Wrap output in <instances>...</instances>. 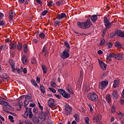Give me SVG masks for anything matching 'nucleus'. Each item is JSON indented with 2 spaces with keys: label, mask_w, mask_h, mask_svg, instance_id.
Wrapping results in <instances>:
<instances>
[{
  "label": "nucleus",
  "mask_w": 124,
  "mask_h": 124,
  "mask_svg": "<svg viewBox=\"0 0 124 124\" xmlns=\"http://www.w3.org/2000/svg\"><path fill=\"white\" fill-rule=\"evenodd\" d=\"M48 89L49 90V91H50V92H51L53 93H56V90L55 89H53V88L49 87Z\"/></svg>",
  "instance_id": "nucleus-43"
},
{
  "label": "nucleus",
  "mask_w": 124,
  "mask_h": 124,
  "mask_svg": "<svg viewBox=\"0 0 124 124\" xmlns=\"http://www.w3.org/2000/svg\"><path fill=\"white\" fill-rule=\"evenodd\" d=\"M40 89L41 90L42 93H44L46 91L45 90V87H44V86L41 85L40 86Z\"/></svg>",
  "instance_id": "nucleus-31"
},
{
  "label": "nucleus",
  "mask_w": 124,
  "mask_h": 124,
  "mask_svg": "<svg viewBox=\"0 0 124 124\" xmlns=\"http://www.w3.org/2000/svg\"><path fill=\"white\" fill-rule=\"evenodd\" d=\"M48 106L52 108L53 106H55V100L52 98H50L48 102Z\"/></svg>",
  "instance_id": "nucleus-15"
},
{
  "label": "nucleus",
  "mask_w": 124,
  "mask_h": 124,
  "mask_svg": "<svg viewBox=\"0 0 124 124\" xmlns=\"http://www.w3.org/2000/svg\"><path fill=\"white\" fill-rule=\"evenodd\" d=\"M9 15L11 20H12L14 16H15V12H14L13 11H11L9 13Z\"/></svg>",
  "instance_id": "nucleus-25"
},
{
  "label": "nucleus",
  "mask_w": 124,
  "mask_h": 124,
  "mask_svg": "<svg viewBox=\"0 0 124 124\" xmlns=\"http://www.w3.org/2000/svg\"><path fill=\"white\" fill-rule=\"evenodd\" d=\"M87 98L90 101H92L93 102H95L98 100V96L94 92L88 93Z\"/></svg>",
  "instance_id": "nucleus-2"
},
{
  "label": "nucleus",
  "mask_w": 124,
  "mask_h": 124,
  "mask_svg": "<svg viewBox=\"0 0 124 124\" xmlns=\"http://www.w3.org/2000/svg\"><path fill=\"white\" fill-rule=\"evenodd\" d=\"M55 96H56V97L57 98H58V99H61V95H60L59 94H55Z\"/></svg>",
  "instance_id": "nucleus-59"
},
{
  "label": "nucleus",
  "mask_w": 124,
  "mask_h": 124,
  "mask_svg": "<svg viewBox=\"0 0 124 124\" xmlns=\"http://www.w3.org/2000/svg\"><path fill=\"white\" fill-rule=\"evenodd\" d=\"M62 96H63V97H64V98H66L67 99H68V98L70 97V94H68L67 92L65 91L63 95H62Z\"/></svg>",
  "instance_id": "nucleus-21"
},
{
  "label": "nucleus",
  "mask_w": 124,
  "mask_h": 124,
  "mask_svg": "<svg viewBox=\"0 0 124 124\" xmlns=\"http://www.w3.org/2000/svg\"><path fill=\"white\" fill-rule=\"evenodd\" d=\"M90 18L93 23H96V21L97 20V16L93 15L91 16Z\"/></svg>",
  "instance_id": "nucleus-18"
},
{
  "label": "nucleus",
  "mask_w": 124,
  "mask_h": 124,
  "mask_svg": "<svg viewBox=\"0 0 124 124\" xmlns=\"http://www.w3.org/2000/svg\"><path fill=\"white\" fill-rule=\"evenodd\" d=\"M20 98L21 99H23L25 98V101L24 103V106H27V105H29V103H30V102L31 100V96H29V95H22L20 96Z\"/></svg>",
  "instance_id": "nucleus-5"
},
{
  "label": "nucleus",
  "mask_w": 124,
  "mask_h": 124,
  "mask_svg": "<svg viewBox=\"0 0 124 124\" xmlns=\"http://www.w3.org/2000/svg\"><path fill=\"white\" fill-rule=\"evenodd\" d=\"M31 84L33 85V86H34V87H37L38 85L37 83H36V81L34 80V79H32L31 81Z\"/></svg>",
  "instance_id": "nucleus-39"
},
{
  "label": "nucleus",
  "mask_w": 124,
  "mask_h": 124,
  "mask_svg": "<svg viewBox=\"0 0 124 124\" xmlns=\"http://www.w3.org/2000/svg\"><path fill=\"white\" fill-rule=\"evenodd\" d=\"M19 3H20L21 4H23L24 2H25V0H18Z\"/></svg>",
  "instance_id": "nucleus-58"
},
{
  "label": "nucleus",
  "mask_w": 124,
  "mask_h": 124,
  "mask_svg": "<svg viewBox=\"0 0 124 124\" xmlns=\"http://www.w3.org/2000/svg\"><path fill=\"white\" fill-rule=\"evenodd\" d=\"M108 58H114L115 60L121 61L124 59V55L121 53L116 54L114 53H110L108 55Z\"/></svg>",
  "instance_id": "nucleus-4"
},
{
  "label": "nucleus",
  "mask_w": 124,
  "mask_h": 124,
  "mask_svg": "<svg viewBox=\"0 0 124 124\" xmlns=\"http://www.w3.org/2000/svg\"><path fill=\"white\" fill-rule=\"evenodd\" d=\"M66 17V14L65 13H61V15H57V18L59 20H62V19H63V18H65Z\"/></svg>",
  "instance_id": "nucleus-17"
},
{
  "label": "nucleus",
  "mask_w": 124,
  "mask_h": 124,
  "mask_svg": "<svg viewBox=\"0 0 124 124\" xmlns=\"http://www.w3.org/2000/svg\"><path fill=\"white\" fill-rule=\"evenodd\" d=\"M115 47H118V48H121L122 47V45H121V44L119 43V42H116L115 44Z\"/></svg>",
  "instance_id": "nucleus-38"
},
{
  "label": "nucleus",
  "mask_w": 124,
  "mask_h": 124,
  "mask_svg": "<svg viewBox=\"0 0 124 124\" xmlns=\"http://www.w3.org/2000/svg\"><path fill=\"white\" fill-rule=\"evenodd\" d=\"M47 115H48V113L47 112H44L40 116V118L42 121H46V118L47 117Z\"/></svg>",
  "instance_id": "nucleus-16"
},
{
  "label": "nucleus",
  "mask_w": 124,
  "mask_h": 124,
  "mask_svg": "<svg viewBox=\"0 0 124 124\" xmlns=\"http://www.w3.org/2000/svg\"><path fill=\"white\" fill-rule=\"evenodd\" d=\"M58 92L59 93H60V94H62V96L63 95V93H64V92H65V91H64L62 89H59Z\"/></svg>",
  "instance_id": "nucleus-34"
},
{
  "label": "nucleus",
  "mask_w": 124,
  "mask_h": 124,
  "mask_svg": "<svg viewBox=\"0 0 124 124\" xmlns=\"http://www.w3.org/2000/svg\"><path fill=\"white\" fill-rule=\"evenodd\" d=\"M0 26H4V22L2 20L0 21Z\"/></svg>",
  "instance_id": "nucleus-62"
},
{
  "label": "nucleus",
  "mask_w": 124,
  "mask_h": 124,
  "mask_svg": "<svg viewBox=\"0 0 124 124\" xmlns=\"http://www.w3.org/2000/svg\"><path fill=\"white\" fill-rule=\"evenodd\" d=\"M31 63H32L33 64H35V63H36V60H35V58H32L31 60Z\"/></svg>",
  "instance_id": "nucleus-50"
},
{
  "label": "nucleus",
  "mask_w": 124,
  "mask_h": 124,
  "mask_svg": "<svg viewBox=\"0 0 124 124\" xmlns=\"http://www.w3.org/2000/svg\"><path fill=\"white\" fill-rule=\"evenodd\" d=\"M9 110H10L11 111H14V108L10 106V105H8L7 107H6Z\"/></svg>",
  "instance_id": "nucleus-45"
},
{
  "label": "nucleus",
  "mask_w": 124,
  "mask_h": 124,
  "mask_svg": "<svg viewBox=\"0 0 124 124\" xmlns=\"http://www.w3.org/2000/svg\"><path fill=\"white\" fill-rule=\"evenodd\" d=\"M88 107H89L90 110L91 112H93V105H92V104L89 103L88 104Z\"/></svg>",
  "instance_id": "nucleus-40"
},
{
  "label": "nucleus",
  "mask_w": 124,
  "mask_h": 124,
  "mask_svg": "<svg viewBox=\"0 0 124 124\" xmlns=\"http://www.w3.org/2000/svg\"><path fill=\"white\" fill-rule=\"evenodd\" d=\"M115 34L120 37L124 38V31H122V30H117L115 32Z\"/></svg>",
  "instance_id": "nucleus-10"
},
{
  "label": "nucleus",
  "mask_w": 124,
  "mask_h": 124,
  "mask_svg": "<svg viewBox=\"0 0 124 124\" xmlns=\"http://www.w3.org/2000/svg\"><path fill=\"white\" fill-rule=\"evenodd\" d=\"M61 57L62 59H67L69 58V52L68 51L64 50L61 54Z\"/></svg>",
  "instance_id": "nucleus-7"
},
{
  "label": "nucleus",
  "mask_w": 124,
  "mask_h": 124,
  "mask_svg": "<svg viewBox=\"0 0 124 124\" xmlns=\"http://www.w3.org/2000/svg\"><path fill=\"white\" fill-rule=\"evenodd\" d=\"M42 69L43 71L44 74H46L48 70L47 69V67L45 65H42Z\"/></svg>",
  "instance_id": "nucleus-23"
},
{
  "label": "nucleus",
  "mask_w": 124,
  "mask_h": 124,
  "mask_svg": "<svg viewBox=\"0 0 124 124\" xmlns=\"http://www.w3.org/2000/svg\"><path fill=\"white\" fill-rule=\"evenodd\" d=\"M22 62L23 64L26 65L29 62V60L27 56L23 55L21 58Z\"/></svg>",
  "instance_id": "nucleus-13"
},
{
  "label": "nucleus",
  "mask_w": 124,
  "mask_h": 124,
  "mask_svg": "<svg viewBox=\"0 0 124 124\" xmlns=\"http://www.w3.org/2000/svg\"><path fill=\"white\" fill-rule=\"evenodd\" d=\"M98 62L101 68H102L103 70H106L107 65L104 62H102V61H100L99 60H98Z\"/></svg>",
  "instance_id": "nucleus-12"
},
{
  "label": "nucleus",
  "mask_w": 124,
  "mask_h": 124,
  "mask_svg": "<svg viewBox=\"0 0 124 124\" xmlns=\"http://www.w3.org/2000/svg\"><path fill=\"white\" fill-rule=\"evenodd\" d=\"M24 107L26 109V111L23 114V117L24 118H28L29 116V118L31 119L32 118V116H33V114H32V111H31V108H28V107H27V106H24Z\"/></svg>",
  "instance_id": "nucleus-3"
},
{
  "label": "nucleus",
  "mask_w": 124,
  "mask_h": 124,
  "mask_svg": "<svg viewBox=\"0 0 124 124\" xmlns=\"http://www.w3.org/2000/svg\"><path fill=\"white\" fill-rule=\"evenodd\" d=\"M5 49V46H0V52H1V51H4Z\"/></svg>",
  "instance_id": "nucleus-51"
},
{
  "label": "nucleus",
  "mask_w": 124,
  "mask_h": 124,
  "mask_svg": "<svg viewBox=\"0 0 124 124\" xmlns=\"http://www.w3.org/2000/svg\"><path fill=\"white\" fill-rule=\"evenodd\" d=\"M22 71L23 73H24V74H27V71L26 68H24V69H23Z\"/></svg>",
  "instance_id": "nucleus-60"
},
{
  "label": "nucleus",
  "mask_w": 124,
  "mask_h": 124,
  "mask_svg": "<svg viewBox=\"0 0 124 124\" xmlns=\"http://www.w3.org/2000/svg\"><path fill=\"white\" fill-rule=\"evenodd\" d=\"M122 96L123 98H124V89L123 90L122 93Z\"/></svg>",
  "instance_id": "nucleus-64"
},
{
  "label": "nucleus",
  "mask_w": 124,
  "mask_h": 124,
  "mask_svg": "<svg viewBox=\"0 0 124 124\" xmlns=\"http://www.w3.org/2000/svg\"><path fill=\"white\" fill-rule=\"evenodd\" d=\"M64 45L66 46L67 48H70V46L69 45V44H68V42H64Z\"/></svg>",
  "instance_id": "nucleus-52"
},
{
  "label": "nucleus",
  "mask_w": 124,
  "mask_h": 124,
  "mask_svg": "<svg viewBox=\"0 0 124 124\" xmlns=\"http://www.w3.org/2000/svg\"><path fill=\"white\" fill-rule=\"evenodd\" d=\"M108 80H105L101 82L100 88L101 90H104L106 87H107V85H108Z\"/></svg>",
  "instance_id": "nucleus-9"
},
{
  "label": "nucleus",
  "mask_w": 124,
  "mask_h": 124,
  "mask_svg": "<svg viewBox=\"0 0 124 124\" xmlns=\"http://www.w3.org/2000/svg\"><path fill=\"white\" fill-rule=\"evenodd\" d=\"M74 118H75L76 122H79V121L80 120H79V115H78V114H75Z\"/></svg>",
  "instance_id": "nucleus-35"
},
{
  "label": "nucleus",
  "mask_w": 124,
  "mask_h": 124,
  "mask_svg": "<svg viewBox=\"0 0 124 124\" xmlns=\"http://www.w3.org/2000/svg\"><path fill=\"white\" fill-rule=\"evenodd\" d=\"M25 123L26 124H32V123H31V121L29 120H25Z\"/></svg>",
  "instance_id": "nucleus-55"
},
{
  "label": "nucleus",
  "mask_w": 124,
  "mask_h": 124,
  "mask_svg": "<svg viewBox=\"0 0 124 124\" xmlns=\"http://www.w3.org/2000/svg\"><path fill=\"white\" fill-rule=\"evenodd\" d=\"M108 48H112V43H110V42H108Z\"/></svg>",
  "instance_id": "nucleus-56"
},
{
  "label": "nucleus",
  "mask_w": 124,
  "mask_h": 124,
  "mask_svg": "<svg viewBox=\"0 0 124 124\" xmlns=\"http://www.w3.org/2000/svg\"><path fill=\"white\" fill-rule=\"evenodd\" d=\"M9 63L12 68H15V63H14V61L13 60H10Z\"/></svg>",
  "instance_id": "nucleus-29"
},
{
  "label": "nucleus",
  "mask_w": 124,
  "mask_h": 124,
  "mask_svg": "<svg viewBox=\"0 0 124 124\" xmlns=\"http://www.w3.org/2000/svg\"><path fill=\"white\" fill-rule=\"evenodd\" d=\"M106 99L107 101L108 102V103H110L111 102V97H110V95H109L108 94L106 95Z\"/></svg>",
  "instance_id": "nucleus-32"
},
{
  "label": "nucleus",
  "mask_w": 124,
  "mask_h": 124,
  "mask_svg": "<svg viewBox=\"0 0 124 124\" xmlns=\"http://www.w3.org/2000/svg\"><path fill=\"white\" fill-rule=\"evenodd\" d=\"M24 53H28V45L25 44L23 46Z\"/></svg>",
  "instance_id": "nucleus-26"
},
{
  "label": "nucleus",
  "mask_w": 124,
  "mask_h": 124,
  "mask_svg": "<svg viewBox=\"0 0 124 124\" xmlns=\"http://www.w3.org/2000/svg\"><path fill=\"white\" fill-rule=\"evenodd\" d=\"M16 48L17 50L21 51V50H22V48H23V46L22 45V44L18 43L17 45H16Z\"/></svg>",
  "instance_id": "nucleus-28"
},
{
  "label": "nucleus",
  "mask_w": 124,
  "mask_h": 124,
  "mask_svg": "<svg viewBox=\"0 0 124 124\" xmlns=\"http://www.w3.org/2000/svg\"><path fill=\"white\" fill-rule=\"evenodd\" d=\"M39 37L42 39H43L45 37V34L43 32H41L39 34Z\"/></svg>",
  "instance_id": "nucleus-42"
},
{
  "label": "nucleus",
  "mask_w": 124,
  "mask_h": 124,
  "mask_svg": "<svg viewBox=\"0 0 124 124\" xmlns=\"http://www.w3.org/2000/svg\"><path fill=\"white\" fill-rule=\"evenodd\" d=\"M53 4H54V2H53V1H49L47 2V6H49V7H52V6H53Z\"/></svg>",
  "instance_id": "nucleus-37"
},
{
  "label": "nucleus",
  "mask_w": 124,
  "mask_h": 124,
  "mask_svg": "<svg viewBox=\"0 0 124 124\" xmlns=\"http://www.w3.org/2000/svg\"><path fill=\"white\" fill-rule=\"evenodd\" d=\"M9 120H10V122H11V123H14V120L13 119V116H11V115H9Z\"/></svg>",
  "instance_id": "nucleus-44"
},
{
  "label": "nucleus",
  "mask_w": 124,
  "mask_h": 124,
  "mask_svg": "<svg viewBox=\"0 0 124 124\" xmlns=\"http://www.w3.org/2000/svg\"><path fill=\"white\" fill-rule=\"evenodd\" d=\"M111 113H112V114L116 113V108L113 106L111 107Z\"/></svg>",
  "instance_id": "nucleus-48"
},
{
  "label": "nucleus",
  "mask_w": 124,
  "mask_h": 124,
  "mask_svg": "<svg viewBox=\"0 0 124 124\" xmlns=\"http://www.w3.org/2000/svg\"><path fill=\"white\" fill-rule=\"evenodd\" d=\"M17 48V44L15 43V42H12L10 44L9 49L10 50H16V49Z\"/></svg>",
  "instance_id": "nucleus-14"
},
{
  "label": "nucleus",
  "mask_w": 124,
  "mask_h": 124,
  "mask_svg": "<svg viewBox=\"0 0 124 124\" xmlns=\"http://www.w3.org/2000/svg\"><path fill=\"white\" fill-rule=\"evenodd\" d=\"M90 121V118H89V117H86L84 119V121L85 122V123L86 124H90L89 123V121Z\"/></svg>",
  "instance_id": "nucleus-46"
},
{
  "label": "nucleus",
  "mask_w": 124,
  "mask_h": 124,
  "mask_svg": "<svg viewBox=\"0 0 124 124\" xmlns=\"http://www.w3.org/2000/svg\"><path fill=\"white\" fill-rule=\"evenodd\" d=\"M83 89L84 91L86 92H87V91H89V87H87V85H84Z\"/></svg>",
  "instance_id": "nucleus-54"
},
{
  "label": "nucleus",
  "mask_w": 124,
  "mask_h": 124,
  "mask_svg": "<svg viewBox=\"0 0 124 124\" xmlns=\"http://www.w3.org/2000/svg\"><path fill=\"white\" fill-rule=\"evenodd\" d=\"M59 23H60V21H59L58 20L55 21V26H56V27H58V26H59Z\"/></svg>",
  "instance_id": "nucleus-57"
},
{
  "label": "nucleus",
  "mask_w": 124,
  "mask_h": 124,
  "mask_svg": "<svg viewBox=\"0 0 124 124\" xmlns=\"http://www.w3.org/2000/svg\"><path fill=\"white\" fill-rule=\"evenodd\" d=\"M112 95L113 96V99L117 100L118 99V92H117V90H114L113 91Z\"/></svg>",
  "instance_id": "nucleus-19"
},
{
  "label": "nucleus",
  "mask_w": 124,
  "mask_h": 124,
  "mask_svg": "<svg viewBox=\"0 0 124 124\" xmlns=\"http://www.w3.org/2000/svg\"><path fill=\"white\" fill-rule=\"evenodd\" d=\"M47 13H48V11L46 10L42 12L41 14L42 16H45L47 14Z\"/></svg>",
  "instance_id": "nucleus-49"
},
{
  "label": "nucleus",
  "mask_w": 124,
  "mask_h": 124,
  "mask_svg": "<svg viewBox=\"0 0 124 124\" xmlns=\"http://www.w3.org/2000/svg\"><path fill=\"white\" fill-rule=\"evenodd\" d=\"M17 106H19L20 109L22 108V106H23V103L22 102H20V101L17 102Z\"/></svg>",
  "instance_id": "nucleus-41"
},
{
  "label": "nucleus",
  "mask_w": 124,
  "mask_h": 124,
  "mask_svg": "<svg viewBox=\"0 0 124 124\" xmlns=\"http://www.w3.org/2000/svg\"><path fill=\"white\" fill-rule=\"evenodd\" d=\"M36 82L38 83V84H39L40 83V78L37 77L36 78Z\"/></svg>",
  "instance_id": "nucleus-61"
},
{
  "label": "nucleus",
  "mask_w": 124,
  "mask_h": 124,
  "mask_svg": "<svg viewBox=\"0 0 124 124\" xmlns=\"http://www.w3.org/2000/svg\"><path fill=\"white\" fill-rule=\"evenodd\" d=\"M67 90L68 92L70 94H73L74 92H73V90H72V88L70 86V85L68 84L67 86Z\"/></svg>",
  "instance_id": "nucleus-20"
},
{
  "label": "nucleus",
  "mask_w": 124,
  "mask_h": 124,
  "mask_svg": "<svg viewBox=\"0 0 124 124\" xmlns=\"http://www.w3.org/2000/svg\"><path fill=\"white\" fill-rule=\"evenodd\" d=\"M43 56H45L46 57L48 56V50L45 47H43V53H42Z\"/></svg>",
  "instance_id": "nucleus-22"
},
{
  "label": "nucleus",
  "mask_w": 124,
  "mask_h": 124,
  "mask_svg": "<svg viewBox=\"0 0 124 124\" xmlns=\"http://www.w3.org/2000/svg\"><path fill=\"white\" fill-rule=\"evenodd\" d=\"M104 22L105 23V26L106 27V29H110L111 28V25L113 24V22H110L109 20L107 19V17H105L104 18Z\"/></svg>",
  "instance_id": "nucleus-6"
},
{
  "label": "nucleus",
  "mask_w": 124,
  "mask_h": 124,
  "mask_svg": "<svg viewBox=\"0 0 124 124\" xmlns=\"http://www.w3.org/2000/svg\"><path fill=\"white\" fill-rule=\"evenodd\" d=\"M100 120H101V115H94V117L93 118V121H94V122H95L96 123H98V122H100Z\"/></svg>",
  "instance_id": "nucleus-11"
},
{
  "label": "nucleus",
  "mask_w": 124,
  "mask_h": 124,
  "mask_svg": "<svg viewBox=\"0 0 124 124\" xmlns=\"http://www.w3.org/2000/svg\"><path fill=\"white\" fill-rule=\"evenodd\" d=\"M106 42H105V39H103L101 42H100V45H104V44H105Z\"/></svg>",
  "instance_id": "nucleus-53"
},
{
  "label": "nucleus",
  "mask_w": 124,
  "mask_h": 124,
  "mask_svg": "<svg viewBox=\"0 0 124 124\" xmlns=\"http://www.w3.org/2000/svg\"><path fill=\"white\" fill-rule=\"evenodd\" d=\"M1 104L4 105V106H5V107H7L9 105V103L5 101H2V103H1Z\"/></svg>",
  "instance_id": "nucleus-36"
},
{
  "label": "nucleus",
  "mask_w": 124,
  "mask_h": 124,
  "mask_svg": "<svg viewBox=\"0 0 124 124\" xmlns=\"http://www.w3.org/2000/svg\"><path fill=\"white\" fill-rule=\"evenodd\" d=\"M64 2V1L63 0H61V1H58L56 2V4L57 6H61V5H62Z\"/></svg>",
  "instance_id": "nucleus-27"
},
{
  "label": "nucleus",
  "mask_w": 124,
  "mask_h": 124,
  "mask_svg": "<svg viewBox=\"0 0 124 124\" xmlns=\"http://www.w3.org/2000/svg\"><path fill=\"white\" fill-rule=\"evenodd\" d=\"M16 70L17 72V73L20 74V72H22V71L21 70V69H19V68H16Z\"/></svg>",
  "instance_id": "nucleus-63"
},
{
  "label": "nucleus",
  "mask_w": 124,
  "mask_h": 124,
  "mask_svg": "<svg viewBox=\"0 0 124 124\" xmlns=\"http://www.w3.org/2000/svg\"><path fill=\"white\" fill-rule=\"evenodd\" d=\"M118 117L120 120H122V119H124V113L120 112L119 113H118Z\"/></svg>",
  "instance_id": "nucleus-30"
},
{
  "label": "nucleus",
  "mask_w": 124,
  "mask_h": 124,
  "mask_svg": "<svg viewBox=\"0 0 124 124\" xmlns=\"http://www.w3.org/2000/svg\"><path fill=\"white\" fill-rule=\"evenodd\" d=\"M79 82H82L83 81V72L80 71L79 78L78 80Z\"/></svg>",
  "instance_id": "nucleus-33"
},
{
  "label": "nucleus",
  "mask_w": 124,
  "mask_h": 124,
  "mask_svg": "<svg viewBox=\"0 0 124 124\" xmlns=\"http://www.w3.org/2000/svg\"><path fill=\"white\" fill-rule=\"evenodd\" d=\"M77 26L80 29L86 30L87 29H90L93 26V23L91 22V19L88 18L85 22H81L78 21Z\"/></svg>",
  "instance_id": "nucleus-1"
},
{
  "label": "nucleus",
  "mask_w": 124,
  "mask_h": 124,
  "mask_svg": "<svg viewBox=\"0 0 124 124\" xmlns=\"http://www.w3.org/2000/svg\"><path fill=\"white\" fill-rule=\"evenodd\" d=\"M72 111V108L70 107H69V105H66L65 106V113L66 115H70L71 114V112Z\"/></svg>",
  "instance_id": "nucleus-8"
},
{
  "label": "nucleus",
  "mask_w": 124,
  "mask_h": 124,
  "mask_svg": "<svg viewBox=\"0 0 124 124\" xmlns=\"http://www.w3.org/2000/svg\"><path fill=\"white\" fill-rule=\"evenodd\" d=\"M119 80H115L113 82V87L117 88V87H119Z\"/></svg>",
  "instance_id": "nucleus-24"
},
{
  "label": "nucleus",
  "mask_w": 124,
  "mask_h": 124,
  "mask_svg": "<svg viewBox=\"0 0 124 124\" xmlns=\"http://www.w3.org/2000/svg\"><path fill=\"white\" fill-rule=\"evenodd\" d=\"M50 86L52 88H56V87H57V84L55 82H51L50 83Z\"/></svg>",
  "instance_id": "nucleus-47"
}]
</instances>
